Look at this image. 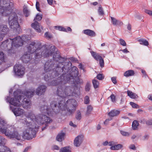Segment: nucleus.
<instances>
[{"label":"nucleus","instance_id":"f257e3e1","mask_svg":"<svg viewBox=\"0 0 152 152\" xmlns=\"http://www.w3.org/2000/svg\"><path fill=\"white\" fill-rule=\"evenodd\" d=\"M26 115L28 119H30L31 122L28 123L26 119L22 120V122L27 126V128L23 132L22 136L25 139L29 140L36 136L38 128V126L34 123V121L40 125L45 124L46 126L52 122V120L50 118L41 114L35 116L32 112H30Z\"/></svg>","mask_w":152,"mask_h":152},{"label":"nucleus","instance_id":"f03ea898","mask_svg":"<svg viewBox=\"0 0 152 152\" xmlns=\"http://www.w3.org/2000/svg\"><path fill=\"white\" fill-rule=\"evenodd\" d=\"M34 91V89H30L26 91L24 94L17 91L14 93V98L8 97L7 99L10 104L14 106L18 107L22 105L24 108H28L31 105L29 99L33 96Z\"/></svg>","mask_w":152,"mask_h":152},{"label":"nucleus","instance_id":"7ed1b4c3","mask_svg":"<svg viewBox=\"0 0 152 152\" xmlns=\"http://www.w3.org/2000/svg\"><path fill=\"white\" fill-rule=\"evenodd\" d=\"M27 48L28 53H32L35 52V57L36 59L42 57H47L51 56L55 50V47L51 46L50 50L47 48L44 49L41 43L38 41H32L27 45Z\"/></svg>","mask_w":152,"mask_h":152},{"label":"nucleus","instance_id":"20e7f679","mask_svg":"<svg viewBox=\"0 0 152 152\" xmlns=\"http://www.w3.org/2000/svg\"><path fill=\"white\" fill-rule=\"evenodd\" d=\"M61 76L58 78L56 80H53L51 82V85L56 86L61 84V86L58 87L57 94L60 97L65 98L68 96H72L74 94H78L79 93V89L76 86H63L64 84L62 82Z\"/></svg>","mask_w":152,"mask_h":152},{"label":"nucleus","instance_id":"39448f33","mask_svg":"<svg viewBox=\"0 0 152 152\" xmlns=\"http://www.w3.org/2000/svg\"><path fill=\"white\" fill-rule=\"evenodd\" d=\"M69 70L68 66H64L61 68L62 75L61 76V81L64 83H65L69 82L70 83H76L77 84H81L83 83L82 79L77 78L75 80V78L78 76V69L75 66L72 67L70 71V73H68Z\"/></svg>","mask_w":152,"mask_h":152},{"label":"nucleus","instance_id":"423d86ee","mask_svg":"<svg viewBox=\"0 0 152 152\" xmlns=\"http://www.w3.org/2000/svg\"><path fill=\"white\" fill-rule=\"evenodd\" d=\"M26 37V36H23L21 37L17 36L13 39H8L2 42L0 48L2 49L7 51L9 53H14L13 47L18 48L22 46L24 42L28 40Z\"/></svg>","mask_w":152,"mask_h":152},{"label":"nucleus","instance_id":"0eeeda50","mask_svg":"<svg viewBox=\"0 0 152 152\" xmlns=\"http://www.w3.org/2000/svg\"><path fill=\"white\" fill-rule=\"evenodd\" d=\"M0 132L11 139H16L20 140L21 136L13 126H10L6 121L0 120Z\"/></svg>","mask_w":152,"mask_h":152},{"label":"nucleus","instance_id":"6e6552de","mask_svg":"<svg viewBox=\"0 0 152 152\" xmlns=\"http://www.w3.org/2000/svg\"><path fill=\"white\" fill-rule=\"evenodd\" d=\"M58 100V99H57ZM57 107L61 110H67L70 114L73 113L77 106L76 101L74 99H69L66 102L63 98L58 100Z\"/></svg>","mask_w":152,"mask_h":152},{"label":"nucleus","instance_id":"1a4fd4ad","mask_svg":"<svg viewBox=\"0 0 152 152\" xmlns=\"http://www.w3.org/2000/svg\"><path fill=\"white\" fill-rule=\"evenodd\" d=\"M13 6V3L10 0H0V14L7 16L12 10Z\"/></svg>","mask_w":152,"mask_h":152},{"label":"nucleus","instance_id":"9d476101","mask_svg":"<svg viewBox=\"0 0 152 152\" xmlns=\"http://www.w3.org/2000/svg\"><path fill=\"white\" fill-rule=\"evenodd\" d=\"M58 100V99H55L51 102L50 103L51 108H48L46 105L40 106L39 107L40 111L42 113H47L48 115L51 113V112L53 111H54L55 112H56L55 108H57Z\"/></svg>","mask_w":152,"mask_h":152},{"label":"nucleus","instance_id":"9b49d317","mask_svg":"<svg viewBox=\"0 0 152 152\" xmlns=\"http://www.w3.org/2000/svg\"><path fill=\"white\" fill-rule=\"evenodd\" d=\"M24 67L20 64H16L14 67V71L15 74L18 76L23 75L25 73Z\"/></svg>","mask_w":152,"mask_h":152},{"label":"nucleus","instance_id":"f8f14e48","mask_svg":"<svg viewBox=\"0 0 152 152\" xmlns=\"http://www.w3.org/2000/svg\"><path fill=\"white\" fill-rule=\"evenodd\" d=\"M84 137V135L83 134L79 135L77 136L74 140V145L76 147L80 146L83 142Z\"/></svg>","mask_w":152,"mask_h":152},{"label":"nucleus","instance_id":"ddd939ff","mask_svg":"<svg viewBox=\"0 0 152 152\" xmlns=\"http://www.w3.org/2000/svg\"><path fill=\"white\" fill-rule=\"evenodd\" d=\"M55 63L53 61L48 60L45 63L44 66V70L45 72H48L50 71L51 72L54 67Z\"/></svg>","mask_w":152,"mask_h":152},{"label":"nucleus","instance_id":"4468645a","mask_svg":"<svg viewBox=\"0 0 152 152\" xmlns=\"http://www.w3.org/2000/svg\"><path fill=\"white\" fill-rule=\"evenodd\" d=\"M9 31V29L7 25H0V37L2 39L4 37L5 35L7 34Z\"/></svg>","mask_w":152,"mask_h":152},{"label":"nucleus","instance_id":"2eb2a0df","mask_svg":"<svg viewBox=\"0 0 152 152\" xmlns=\"http://www.w3.org/2000/svg\"><path fill=\"white\" fill-rule=\"evenodd\" d=\"M46 88V87L45 86L41 85L36 90V94L38 95L42 94L45 92Z\"/></svg>","mask_w":152,"mask_h":152},{"label":"nucleus","instance_id":"dca6fc26","mask_svg":"<svg viewBox=\"0 0 152 152\" xmlns=\"http://www.w3.org/2000/svg\"><path fill=\"white\" fill-rule=\"evenodd\" d=\"M3 140H4V139L0 136V152H11L9 148L1 144V142H2Z\"/></svg>","mask_w":152,"mask_h":152},{"label":"nucleus","instance_id":"f3484780","mask_svg":"<svg viewBox=\"0 0 152 152\" xmlns=\"http://www.w3.org/2000/svg\"><path fill=\"white\" fill-rule=\"evenodd\" d=\"M31 26L38 32H40L41 29H42V26H41L37 21H35L31 24Z\"/></svg>","mask_w":152,"mask_h":152},{"label":"nucleus","instance_id":"a211bd4d","mask_svg":"<svg viewBox=\"0 0 152 152\" xmlns=\"http://www.w3.org/2000/svg\"><path fill=\"white\" fill-rule=\"evenodd\" d=\"M9 23L13 21V23H18V17L16 13H12L10 16L9 18Z\"/></svg>","mask_w":152,"mask_h":152},{"label":"nucleus","instance_id":"6ab92c4d","mask_svg":"<svg viewBox=\"0 0 152 152\" xmlns=\"http://www.w3.org/2000/svg\"><path fill=\"white\" fill-rule=\"evenodd\" d=\"M12 111L16 116H19L22 115L23 112V110L21 108H15L12 110Z\"/></svg>","mask_w":152,"mask_h":152},{"label":"nucleus","instance_id":"aec40b11","mask_svg":"<svg viewBox=\"0 0 152 152\" xmlns=\"http://www.w3.org/2000/svg\"><path fill=\"white\" fill-rule=\"evenodd\" d=\"M111 22L113 25L114 26H121L123 24V23L122 22L117 20L115 18L112 17H111Z\"/></svg>","mask_w":152,"mask_h":152},{"label":"nucleus","instance_id":"412c9836","mask_svg":"<svg viewBox=\"0 0 152 152\" xmlns=\"http://www.w3.org/2000/svg\"><path fill=\"white\" fill-rule=\"evenodd\" d=\"M23 62L28 63L30 60V56L29 53H26L24 54L21 58Z\"/></svg>","mask_w":152,"mask_h":152},{"label":"nucleus","instance_id":"4be33fe9","mask_svg":"<svg viewBox=\"0 0 152 152\" xmlns=\"http://www.w3.org/2000/svg\"><path fill=\"white\" fill-rule=\"evenodd\" d=\"M83 33L91 37H94L96 36V33L93 31L87 29L83 30Z\"/></svg>","mask_w":152,"mask_h":152},{"label":"nucleus","instance_id":"5701e85b","mask_svg":"<svg viewBox=\"0 0 152 152\" xmlns=\"http://www.w3.org/2000/svg\"><path fill=\"white\" fill-rule=\"evenodd\" d=\"M65 134L62 132L59 133L56 137V140L57 141L61 142L64 139V137Z\"/></svg>","mask_w":152,"mask_h":152},{"label":"nucleus","instance_id":"b1692460","mask_svg":"<svg viewBox=\"0 0 152 152\" xmlns=\"http://www.w3.org/2000/svg\"><path fill=\"white\" fill-rule=\"evenodd\" d=\"M92 56L96 61H98L102 57L99 53L94 51L91 52Z\"/></svg>","mask_w":152,"mask_h":152},{"label":"nucleus","instance_id":"393cba45","mask_svg":"<svg viewBox=\"0 0 152 152\" xmlns=\"http://www.w3.org/2000/svg\"><path fill=\"white\" fill-rule=\"evenodd\" d=\"M120 113L119 111L113 110L108 113V115L110 117H113L118 115Z\"/></svg>","mask_w":152,"mask_h":152},{"label":"nucleus","instance_id":"a878e982","mask_svg":"<svg viewBox=\"0 0 152 152\" xmlns=\"http://www.w3.org/2000/svg\"><path fill=\"white\" fill-rule=\"evenodd\" d=\"M9 25L10 28L13 29L17 30L19 28V25L18 22L13 23V21H11V23H9Z\"/></svg>","mask_w":152,"mask_h":152},{"label":"nucleus","instance_id":"bb28decb","mask_svg":"<svg viewBox=\"0 0 152 152\" xmlns=\"http://www.w3.org/2000/svg\"><path fill=\"white\" fill-rule=\"evenodd\" d=\"M123 146L121 144H117V145H114L110 148V149L112 150H119L123 147Z\"/></svg>","mask_w":152,"mask_h":152},{"label":"nucleus","instance_id":"cd10ccee","mask_svg":"<svg viewBox=\"0 0 152 152\" xmlns=\"http://www.w3.org/2000/svg\"><path fill=\"white\" fill-rule=\"evenodd\" d=\"M134 74V72L133 70H128L125 72L124 76L126 77H128L133 76Z\"/></svg>","mask_w":152,"mask_h":152},{"label":"nucleus","instance_id":"c85d7f7f","mask_svg":"<svg viewBox=\"0 0 152 152\" xmlns=\"http://www.w3.org/2000/svg\"><path fill=\"white\" fill-rule=\"evenodd\" d=\"M127 92L128 95L132 99H135L138 97L137 95L131 91H128Z\"/></svg>","mask_w":152,"mask_h":152},{"label":"nucleus","instance_id":"c756f323","mask_svg":"<svg viewBox=\"0 0 152 152\" xmlns=\"http://www.w3.org/2000/svg\"><path fill=\"white\" fill-rule=\"evenodd\" d=\"M60 152H71L69 146H66L61 148Z\"/></svg>","mask_w":152,"mask_h":152},{"label":"nucleus","instance_id":"7c9ffc66","mask_svg":"<svg viewBox=\"0 0 152 152\" xmlns=\"http://www.w3.org/2000/svg\"><path fill=\"white\" fill-rule=\"evenodd\" d=\"M140 44L141 45H143L145 46H147L148 45V42L146 40L143 39H140L138 40Z\"/></svg>","mask_w":152,"mask_h":152},{"label":"nucleus","instance_id":"2f4dec72","mask_svg":"<svg viewBox=\"0 0 152 152\" xmlns=\"http://www.w3.org/2000/svg\"><path fill=\"white\" fill-rule=\"evenodd\" d=\"M139 123L138 121L135 120L133 121L132 124V127L133 130H136L139 126Z\"/></svg>","mask_w":152,"mask_h":152},{"label":"nucleus","instance_id":"473e14b6","mask_svg":"<svg viewBox=\"0 0 152 152\" xmlns=\"http://www.w3.org/2000/svg\"><path fill=\"white\" fill-rule=\"evenodd\" d=\"M5 55L2 51L0 50V64L4 61Z\"/></svg>","mask_w":152,"mask_h":152},{"label":"nucleus","instance_id":"72a5a7b5","mask_svg":"<svg viewBox=\"0 0 152 152\" xmlns=\"http://www.w3.org/2000/svg\"><path fill=\"white\" fill-rule=\"evenodd\" d=\"M92 82L94 88H96L98 87L99 83L98 81L94 79L92 80Z\"/></svg>","mask_w":152,"mask_h":152},{"label":"nucleus","instance_id":"f704fd0d","mask_svg":"<svg viewBox=\"0 0 152 152\" xmlns=\"http://www.w3.org/2000/svg\"><path fill=\"white\" fill-rule=\"evenodd\" d=\"M23 12L26 17H27L29 15V12L27 10V7L26 6L23 7Z\"/></svg>","mask_w":152,"mask_h":152},{"label":"nucleus","instance_id":"c9c22d12","mask_svg":"<svg viewBox=\"0 0 152 152\" xmlns=\"http://www.w3.org/2000/svg\"><path fill=\"white\" fill-rule=\"evenodd\" d=\"M98 14L99 15L103 16L104 15L103 10L101 6H99L98 10Z\"/></svg>","mask_w":152,"mask_h":152},{"label":"nucleus","instance_id":"e433bc0d","mask_svg":"<svg viewBox=\"0 0 152 152\" xmlns=\"http://www.w3.org/2000/svg\"><path fill=\"white\" fill-rule=\"evenodd\" d=\"M53 59L56 61H58L60 58V56L57 53H56V54H54L53 55Z\"/></svg>","mask_w":152,"mask_h":152},{"label":"nucleus","instance_id":"4c0bfd02","mask_svg":"<svg viewBox=\"0 0 152 152\" xmlns=\"http://www.w3.org/2000/svg\"><path fill=\"white\" fill-rule=\"evenodd\" d=\"M51 79V76L50 73H47L45 74V77L44 79L46 81H48L49 80Z\"/></svg>","mask_w":152,"mask_h":152},{"label":"nucleus","instance_id":"58836bf2","mask_svg":"<svg viewBox=\"0 0 152 152\" xmlns=\"http://www.w3.org/2000/svg\"><path fill=\"white\" fill-rule=\"evenodd\" d=\"M93 107L90 105H89L87 107V110L86 113L87 114H89L91 112L92 110Z\"/></svg>","mask_w":152,"mask_h":152},{"label":"nucleus","instance_id":"ea45409f","mask_svg":"<svg viewBox=\"0 0 152 152\" xmlns=\"http://www.w3.org/2000/svg\"><path fill=\"white\" fill-rule=\"evenodd\" d=\"M99 61V64L101 68H103L104 66V62L103 58H102Z\"/></svg>","mask_w":152,"mask_h":152},{"label":"nucleus","instance_id":"a19ab883","mask_svg":"<svg viewBox=\"0 0 152 152\" xmlns=\"http://www.w3.org/2000/svg\"><path fill=\"white\" fill-rule=\"evenodd\" d=\"M42 18V15H39L38 14L37 15L36 17L34 19V21H35L36 20L38 21L40 20Z\"/></svg>","mask_w":152,"mask_h":152},{"label":"nucleus","instance_id":"79ce46f5","mask_svg":"<svg viewBox=\"0 0 152 152\" xmlns=\"http://www.w3.org/2000/svg\"><path fill=\"white\" fill-rule=\"evenodd\" d=\"M76 118L77 120H80L81 118V113L79 111L77 112V114L76 116Z\"/></svg>","mask_w":152,"mask_h":152},{"label":"nucleus","instance_id":"37998d69","mask_svg":"<svg viewBox=\"0 0 152 152\" xmlns=\"http://www.w3.org/2000/svg\"><path fill=\"white\" fill-rule=\"evenodd\" d=\"M55 28H56V29L60 31H66L65 30V28L61 26H55Z\"/></svg>","mask_w":152,"mask_h":152},{"label":"nucleus","instance_id":"c03bdc74","mask_svg":"<svg viewBox=\"0 0 152 152\" xmlns=\"http://www.w3.org/2000/svg\"><path fill=\"white\" fill-rule=\"evenodd\" d=\"M89 97L87 96H86L84 98V102L85 104H88L89 103Z\"/></svg>","mask_w":152,"mask_h":152},{"label":"nucleus","instance_id":"a18cd8bd","mask_svg":"<svg viewBox=\"0 0 152 152\" xmlns=\"http://www.w3.org/2000/svg\"><path fill=\"white\" fill-rule=\"evenodd\" d=\"M110 98L112 102H113L115 103L116 102V97L115 95L113 94H112L110 96Z\"/></svg>","mask_w":152,"mask_h":152},{"label":"nucleus","instance_id":"49530a36","mask_svg":"<svg viewBox=\"0 0 152 152\" xmlns=\"http://www.w3.org/2000/svg\"><path fill=\"white\" fill-rule=\"evenodd\" d=\"M91 85L89 83H87L85 86V89L86 91H88L90 89Z\"/></svg>","mask_w":152,"mask_h":152},{"label":"nucleus","instance_id":"de8ad7c7","mask_svg":"<svg viewBox=\"0 0 152 152\" xmlns=\"http://www.w3.org/2000/svg\"><path fill=\"white\" fill-rule=\"evenodd\" d=\"M130 104L132 107L134 108H137L139 107V106L137 104H135L133 102H130Z\"/></svg>","mask_w":152,"mask_h":152},{"label":"nucleus","instance_id":"09e8293b","mask_svg":"<svg viewBox=\"0 0 152 152\" xmlns=\"http://www.w3.org/2000/svg\"><path fill=\"white\" fill-rule=\"evenodd\" d=\"M120 43L123 46H126V44L125 41L123 39H120L119 40Z\"/></svg>","mask_w":152,"mask_h":152},{"label":"nucleus","instance_id":"8fccbe9b","mask_svg":"<svg viewBox=\"0 0 152 152\" xmlns=\"http://www.w3.org/2000/svg\"><path fill=\"white\" fill-rule=\"evenodd\" d=\"M45 37L47 38L50 39L52 38V36L48 32H46L45 34Z\"/></svg>","mask_w":152,"mask_h":152},{"label":"nucleus","instance_id":"3c124183","mask_svg":"<svg viewBox=\"0 0 152 152\" xmlns=\"http://www.w3.org/2000/svg\"><path fill=\"white\" fill-rule=\"evenodd\" d=\"M96 77L98 80H101L104 78V77L102 74H99L97 75Z\"/></svg>","mask_w":152,"mask_h":152},{"label":"nucleus","instance_id":"603ef678","mask_svg":"<svg viewBox=\"0 0 152 152\" xmlns=\"http://www.w3.org/2000/svg\"><path fill=\"white\" fill-rule=\"evenodd\" d=\"M121 134L123 136H129V134L128 132H127L123 131H121L120 132Z\"/></svg>","mask_w":152,"mask_h":152},{"label":"nucleus","instance_id":"864d4df0","mask_svg":"<svg viewBox=\"0 0 152 152\" xmlns=\"http://www.w3.org/2000/svg\"><path fill=\"white\" fill-rule=\"evenodd\" d=\"M52 149L53 150H59V147L56 145H53L52 146Z\"/></svg>","mask_w":152,"mask_h":152},{"label":"nucleus","instance_id":"5fc2aeb1","mask_svg":"<svg viewBox=\"0 0 152 152\" xmlns=\"http://www.w3.org/2000/svg\"><path fill=\"white\" fill-rule=\"evenodd\" d=\"M146 124L148 125H152V119L148 120L146 121Z\"/></svg>","mask_w":152,"mask_h":152},{"label":"nucleus","instance_id":"6e6d98bb","mask_svg":"<svg viewBox=\"0 0 152 152\" xmlns=\"http://www.w3.org/2000/svg\"><path fill=\"white\" fill-rule=\"evenodd\" d=\"M129 148L130 149L133 150H135L136 149V148L134 144H132L130 145L129 146Z\"/></svg>","mask_w":152,"mask_h":152},{"label":"nucleus","instance_id":"4d7b16f0","mask_svg":"<svg viewBox=\"0 0 152 152\" xmlns=\"http://www.w3.org/2000/svg\"><path fill=\"white\" fill-rule=\"evenodd\" d=\"M116 77H112L111 79L112 82L114 84H116L117 83V81L116 80Z\"/></svg>","mask_w":152,"mask_h":152},{"label":"nucleus","instance_id":"13d9d810","mask_svg":"<svg viewBox=\"0 0 152 152\" xmlns=\"http://www.w3.org/2000/svg\"><path fill=\"white\" fill-rule=\"evenodd\" d=\"M145 13L148 14L149 15L152 16V11L147 10H145Z\"/></svg>","mask_w":152,"mask_h":152},{"label":"nucleus","instance_id":"bf43d9fd","mask_svg":"<svg viewBox=\"0 0 152 152\" xmlns=\"http://www.w3.org/2000/svg\"><path fill=\"white\" fill-rule=\"evenodd\" d=\"M39 2L38 1H37L36 5V8L38 11L40 12V11L39 9Z\"/></svg>","mask_w":152,"mask_h":152},{"label":"nucleus","instance_id":"052dcab7","mask_svg":"<svg viewBox=\"0 0 152 152\" xmlns=\"http://www.w3.org/2000/svg\"><path fill=\"white\" fill-rule=\"evenodd\" d=\"M141 72L143 75V76H144L146 78L147 77H148V76L147 75L145 70L141 69Z\"/></svg>","mask_w":152,"mask_h":152},{"label":"nucleus","instance_id":"680f3d73","mask_svg":"<svg viewBox=\"0 0 152 152\" xmlns=\"http://www.w3.org/2000/svg\"><path fill=\"white\" fill-rule=\"evenodd\" d=\"M115 144V142L114 141H111L109 142H108V144L109 146H112L114 145Z\"/></svg>","mask_w":152,"mask_h":152},{"label":"nucleus","instance_id":"e2e57ef3","mask_svg":"<svg viewBox=\"0 0 152 152\" xmlns=\"http://www.w3.org/2000/svg\"><path fill=\"white\" fill-rule=\"evenodd\" d=\"M122 51L124 53H128L129 52V51L127 50V49L126 48L125 49L123 50H120L119 51Z\"/></svg>","mask_w":152,"mask_h":152},{"label":"nucleus","instance_id":"0e129e2a","mask_svg":"<svg viewBox=\"0 0 152 152\" xmlns=\"http://www.w3.org/2000/svg\"><path fill=\"white\" fill-rule=\"evenodd\" d=\"M149 138V136L148 135H145L142 137V140H147Z\"/></svg>","mask_w":152,"mask_h":152},{"label":"nucleus","instance_id":"69168bd1","mask_svg":"<svg viewBox=\"0 0 152 152\" xmlns=\"http://www.w3.org/2000/svg\"><path fill=\"white\" fill-rule=\"evenodd\" d=\"M66 31H64V32H67L69 31H71L72 29L69 27H68L67 28H65Z\"/></svg>","mask_w":152,"mask_h":152},{"label":"nucleus","instance_id":"338daca9","mask_svg":"<svg viewBox=\"0 0 152 152\" xmlns=\"http://www.w3.org/2000/svg\"><path fill=\"white\" fill-rule=\"evenodd\" d=\"M69 125L71 126H73L74 127H75L77 126L76 125L74 124H73V123L72 121H70L69 123Z\"/></svg>","mask_w":152,"mask_h":152},{"label":"nucleus","instance_id":"774afa93","mask_svg":"<svg viewBox=\"0 0 152 152\" xmlns=\"http://www.w3.org/2000/svg\"><path fill=\"white\" fill-rule=\"evenodd\" d=\"M112 119H107L104 122V124H107L109 121H111Z\"/></svg>","mask_w":152,"mask_h":152}]
</instances>
